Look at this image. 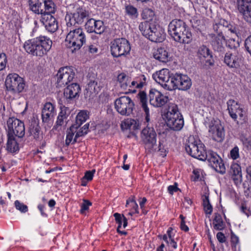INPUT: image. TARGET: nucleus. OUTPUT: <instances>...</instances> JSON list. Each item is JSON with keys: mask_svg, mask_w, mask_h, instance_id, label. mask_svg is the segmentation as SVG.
I'll return each mask as SVG.
<instances>
[{"mask_svg": "<svg viewBox=\"0 0 251 251\" xmlns=\"http://www.w3.org/2000/svg\"><path fill=\"white\" fill-rule=\"evenodd\" d=\"M168 31L176 41L182 44H189L192 40V35L186 23L179 19H174L169 24Z\"/></svg>", "mask_w": 251, "mask_h": 251, "instance_id": "1", "label": "nucleus"}, {"mask_svg": "<svg viewBox=\"0 0 251 251\" xmlns=\"http://www.w3.org/2000/svg\"><path fill=\"white\" fill-rule=\"evenodd\" d=\"M52 41L45 36H40L26 41L24 48L29 54L36 56L42 57L47 54L51 49Z\"/></svg>", "mask_w": 251, "mask_h": 251, "instance_id": "2", "label": "nucleus"}, {"mask_svg": "<svg viewBox=\"0 0 251 251\" xmlns=\"http://www.w3.org/2000/svg\"><path fill=\"white\" fill-rule=\"evenodd\" d=\"M142 34L151 42L161 43L165 39L166 34L164 30L157 26L152 22L144 21L139 25Z\"/></svg>", "mask_w": 251, "mask_h": 251, "instance_id": "3", "label": "nucleus"}, {"mask_svg": "<svg viewBox=\"0 0 251 251\" xmlns=\"http://www.w3.org/2000/svg\"><path fill=\"white\" fill-rule=\"evenodd\" d=\"M226 103L229 114L231 118L236 122L238 128H246L248 126L247 115L241 104L231 99L229 100Z\"/></svg>", "mask_w": 251, "mask_h": 251, "instance_id": "4", "label": "nucleus"}, {"mask_svg": "<svg viewBox=\"0 0 251 251\" xmlns=\"http://www.w3.org/2000/svg\"><path fill=\"white\" fill-rule=\"evenodd\" d=\"M85 42V35L81 28L70 29L65 39L66 46L71 49L72 52L79 50Z\"/></svg>", "mask_w": 251, "mask_h": 251, "instance_id": "5", "label": "nucleus"}, {"mask_svg": "<svg viewBox=\"0 0 251 251\" xmlns=\"http://www.w3.org/2000/svg\"><path fill=\"white\" fill-rule=\"evenodd\" d=\"M140 137L145 149L149 152L157 149V133L152 126H146L141 131Z\"/></svg>", "mask_w": 251, "mask_h": 251, "instance_id": "6", "label": "nucleus"}, {"mask_svg": "<svg viewBox=\"0 0 251 251\" xmlns=\"http://www.w3.org/2000/svg\"><path fill=\"white\" fill-rule=\"evenodd\" d=\"M131 50L129 42L125 38L115 39L111 42L110 50L114 57L126 56Z\"/></svg>", "mask_w": 251, "mask_h": 251, "instance_id": "7", "label": "nucleus"}, {"mask_svg": "<svg viewBox=\"0 0 251 251\" xmlns=\"http://www.w3.org/2000/svg\"><path fill=\"white\" fill-rule=\"evenodd\" d=\"M199 142L196 141L194 137L189 138L185 145V150L192 157L204 161L205 157H206V151L204 150V145L200 141Z\"/></svg>", "mask_w": 251, "mask_h": 251, "instance_id": "8", "label": "nucleus"}, {"mask_svg": "<svg viewBox=\"0 0 251 251\" xmlns=\"http://www.w3.org/2000/svg\"><path fill=\"white\" fill-rule=\"evenodd\" d=\"M172 82L168 85L170 91L178 89L187 91L192 86L191 79L186 75L180 73H175L172 76Z\"/></svg>", "mask_w": 251, "mask_h": 251, "instance_id": "9", "label": "nucleus"}, {"mask_svg": "<svg viewBox=\"0 0 251 251\" xmlns=\"http://www.w3.org/2000/svg\"><path fill=\"white\" fill-rule=\"evenodd\" d=\"M75 76V72L72 67L66 66L60 68L55 76L56 87H63L71 82Z\"/></svg>", "mask_w": 251, "mask_h": 251, "instance_id": "10", "label": "nucleus"}, {"mask_svg": "<svg viewBox=\"0 0 251 251\" xmlns=\"http://www.w3.org/2000/svg\"><path fill=\"white\" fill-rule=\"evenodd\" d=\"M6 90L13 94L23 91L25 83L23 78L16 74L9 75L5 80Z\"/></svg>", "mask_w": 251, "mask_h": 251, "instance_id": "11", "label": "nucleus"}, {"mask_svg": "<svg viewBox=\"0 0 251 251\" xmlns=\"http://www.w3.org/2000/svg\"><path fill=\"white\" fill-rule=\"evenodd\" d=\"M7 135L13 136L19 138H22L24 136L25 127L22 121L15 117H10L7 121Z\"/></svg>", "mask_w": 251, "mask_h": 251, "instance_id": "12", "label": "nucleus"}, {"mask_svg": "<svg viewBox=\"0 0 251 251\" xmlns=\"http://www.w3.org/2000/svg\"><path fill=\"white\" fill-rule=\"evenodd\" d=\"M117 111L123 116H129L133 111L134 103L127 96H122L117 99L114 102Z\"/></svg>", "mask_w": 251, "mask_h": 251, "instance_id": "13", "label": "nucleus"}, {"mask_svg": "<svg viewBox=\"0 0 251 251\" xmlns=\"http://www.w3.org/2000/svg\"><path fill=\"white\" fill-rule=\"evenodd\" d=\"M89 17V12L82 8H77L73 13L67 14L65 20L68 27L82 24Z\"/></svg>", "mask_w": 251, "mask_h": 251, "instance_id": "14", "label": "nucleus"}, {"mask_svg": "<svg viewBox=\"0 0 251 251\" xmlns=\"http://www.w3.org/2000/svg\"><path fill=\"white\" fill-rule=\"evenodd\" d=\"M206 157H205L204 161L207 160L209 165L217 172L224 174L226 169L220 156L216 152L212 151H206Z\"/></svg>", "mask_w": 251, "mask_h": 251, "instance_id": "15", "label": "nucleus"}, {"mask_svg": "<svg viewBox=\"0 0 251 251\" xmlns=\"http://www.w3.org/2000/svg\"><path fill=\"white\" fill-rule=\"evenodd\" d=\"M174 74H171L167 69H163L152 75V78L158 83L166 90H170L168 85L172 82V76Z\"/></svg>", "mask_w": 251, "mask_h": 251, "instance_id": "16", "label": "nucleus"}, {"mask_svg": "<svg viewBox=\"0 0 251 251\" xmlns=\"http://www.w3.org/2000/svg\"><path fill=\"white\" fill-rule=\"evenodd\" d=\"M237 10L242 18L251 24V0H237Z\"/></svg>", "mask_w": 251, "mask_h": 251, "instance_id": "17", "label": "nucleus"}, {"mask_svg": "<svg viewBox=\"0 0 251 251\" xmlns=\"http://www.w3.org/2000/svg\"><path fill=\"white\" fill-rule=\"evenodd\" d=\"M149 97L150 104L157 107L165 105L168 100V97L164 96L155 89L150 90Z\"/></svg>", "mask_w": 251, "mask_h": 251, "instance_id": "18", "label": "nucleus"}, {"mask_svg": "<svg viewBox=\"0 0 251 251\" xmlns=\"http://www.w3.org/2000/svg\"><path fill=\"white\" fill-rule=\"evenodd\" d=\"M40 21L49 32L53 33L58 29V22L56 18L50 14H43L41 15Z\"/></svg>", "mask_w": 251, "mask_h": 251, "instance_id": "19", "label": "nucleus"}, {"mask_svg": "<svg viewBox=\"0 0 251 251\" xmlns=\"http://www.w3.org/2000/svg\"><path fill=\"white\" fill-rule=\"evenodd\" d=\"M197 55L201 60H206V62L210 66L214 65V60L212 51L206 46H200L197 50Z\"/></svg>", "mask_w": 251, "mask_h": 251, "instance_id": "20", "label": "nucleus"}, {"mask_svg": "<svg viewBox=\"0 0 251 251\" xmlns=\"http://www.w3.org/2000/svg\"><path fill=\"white\" fill-rule=\"evenodd\" d=\"M80 91L79 85L77 83H73L64 89V97L68 102L74 100L75 98L79 97Z\"/></svg>", "mask_w": 251, "mask_h": 251, "instance_id": "21", "label": "nucleus"}, {"mask_svg": "<svg viewBox=\"0 0 251 251\" xmlns=\"http://www.w3.org/2000/svg\"><path fill=\"white\" fill-rule=\"evenodd\" d=\"M55 114L54 106L51 102H46L42 110V120L48 125L52 121Z\"/></svg>", "mask_w": 251, "mask_h": 251, "instance_id": "22", "label": "nucleus"}, {"mask_svg": "<svg viewBox=\"0 0 251 251\" xmlns=\"http://www.w3.org/2000/svg\"><path fill=\"white\" fill-rule=\"evenodd\" d=\"M212 38L211 44L215 51L223 52L225 50L224 44L226 42L225 36H216V34H211Z\"/></svg>", "mask_w": 251, "mask_h": 251, "instance_id": "23", "label": "nucleus"}, {"mask_svg": "<svg viewBox=\"0 0 251 251\" xmlns=\"http://www.w3.org/2000/svg\"><path fill=\"white\" fill-rule=\"evenodd\" d=\"M224 62L230 68H237L240 65L238 51L234 53H226L224 57Z\"/></svg>", "mask_w": 251, "mask_h": 251, "instance_id": "24", "label": "nucleus"}, {"mask_svg": "<svg viewBox=\"0 0 251 251\" xmlns=\"http://www.w3.org/2000/svg\"><path fill=\"white\" fill-rule=\"evenodd\" d=\"M166 123L167 126L171 129L178 131L180 130L184 125V121L182 116L171 117L167 119Z\"/></svg>", "mask_w": 251, "mask_h": 251, "instance_id": "25", "label": "nucleus"}, {"mask_svg": "<svg viewBox=\"0 0 251 251\" xmlns=\"http://www.w3.org/2000/svg\"><path fill=\"white\" fill-rule=\"evenodd\" d=\"M137 98L139 104L145 113V120L148 123L150 121V110L147 105V96L145 92L140 91L137 95Z\"/></svg>", "mask_w": 251, "mask_h": 251, "instance_id": "26", "label": "nucleus"}, {"mask_svg": "<svg viewBox=\"0 0 251 251\" xmlns=\"http://www.w3.org/2000/svg\"><path fill=\"white\" fill-rule=\"evenodd\" d=\"M171 54L168 49L164 48L157 49L153 53V57L162 63H166L171 59Z\"/></svg>", "mask_w": 251, "mask_h": 251, "instance_id": "27", "label": "nucleus"}, {"mask_svg": "<svg viewBox=\"0 0 251 251\" xmlns=\"http://www.w3.org/2000/svg\"><path fill=\"white\" fill-rule=\"evenodd\" d=\"M100 88L98 85V82L95 79L90 80L86 88V92L84 93L85 98L92 97L98 94L100 91Z\"/></svg>", "mask_w": 251, "mask_h": 251, "instance_id": "28", "label": "nucleus"}, {"mask_svg": "<svg viewBox=\"0 0 251 251\" xmlns=\"http://www.w3.org/2000/svg\"><path fill=\"white\" fill-rule=\"evenodd\" d=\"M45 0H28L29 9L37 14H43Z\"/></svg>", "mask_w": 251, "mask_h": 251, "instance_id": "29", "label": "nucleus"}, {"mask_svg": "<svg viewBox=\"0 0 251 251\" xmlns=\"http://www.w3.org/2000/svg\"><path fill=\"white\" fill-rule=\"evenodd\" d=\"M7 142L6 144V149L11 152H15L19 150V145L16 137L13 136L7 135Z\"/></svg>", "mask_w": 251, "mask_h": 251, "instance_id": "30", "label": "nucleus"}, {"mask_svg": "<svg viewBox=\"0 0 251 251\" xmlns=\"http://www.w3.org/2000/svg\"><path fill=\"white\" fill-rule=\"evenodd\" d=\"M89 112L87 110H81L77 115L75 123L73 126H75L78 128L84 122L89 118Z\"/></svg>", "mask_w": 251, "mask_h": 251, "instance_id": "31", "label": "nucleus"}, {"mask_svg": "<svg viewBox=\"0 0 251 251\" xmlns=\"http://www.w3.org/2000/svg\"><path fill=\"white\" fill-rule=\"evenodd\" d=\"M212 225L214 229L217 230H223L225 227V224L223 222L221 214L216 213L214 214V218Z\"/></svg>", "mask_w": 251, "mask_h": 251, "instance_id": "32", "label": "nucleus"}, {"mask_svg": "<svg viewBox=\"0 0 251 251\" xmlns=\"http://www.w3.org/2000/svg\"><path fill=\"white\" fill-rule=\"evenodd\" d=\"M43 12L41 14L42 15L43 14H54L56 11V6L54 2L51 0H45L43 3Z\"/></svg>", "mask_w": 251, "mask_h": 251, "instance_id": "33", "label": "nucleus"}, {"mask_svg": "<svg viewBox=\"0 0 251 251\" xmlns=\"http://www.w3.org/2000/svg\"><path fill=\"white\" fill-rule=\"evenodd\" d=\"M182 116L178 111L177 105L175 103H171L168 105V111L166 113V119L173 117Z\"/></svg>", "mask_w": 251, "mask_h": 251, "instance_id": "34", "label": "nucleus"}, {"mask_svg": "<svg viewBox=\"0 0 251 251\" xmlns=\"http://www.w3.org/2000/svg\"><path fill=\"white\" fill-rule=\"evenodd\" d=\"M41 128L39 125L35 122H32L29 126L28 132L30 135H32L35 139L40 138Z\"/></svg>", "mask_w": 251, "mask_h": 251, "instance_id": "35", "label": "nucleus"}, {"mask_svg": "<svg viewBox=\"0 0 251 251\" xmlns=\"http://www.w3.org/2000/svg\"><path fill=\"white\" fill-rule=\"evenodd\" d=\"M77 126H72L69 129H68L67 131V135L66 138L65 140V145L66 146H69L70 144L72 143L73 144V141L74 140V136L75 133L76 132Z\"/></svg>", "mask_w": 251, "mask_h": 251, "instance_id": "36", "label": "nucleus"}, {"mask_svg": "<svg viewBox=\"0 0 251 251\" xmlns=\"http://www.w3.org/2000/svg\"><path fill=\"white\" fill-rule=\"evenodd\" d=\"M213 29L215 32L216 36H224V33L226 32L227 27L221 23H216L213 25Z\"/></svg>", "mask_w": 251, "mask_h": 251, "instance_id": "37", "label": "nucleus"}, {"mask_svg": "<svg viewBox=\"0 0 251 251\" xmlns=\"http://www.w3.org/2000/svg\"><path fill=\"white\" fill-rule=\"evenodd\" d=\"M126 128V129L129 128L130 129H138L140 127V124L138 120L134 119H129L126 120L125 122Z\"/></svg>", "mask_w": 251, "mask_h": 251, "instance_id": "38", "label": "nucleus"}, {"mask_svg": "<svg viewBox=\"0 0 251 251\" xmlns=\"http://www.w3.org/2000/svg\"><path fill=\"white\" fill-rule=\"evenodd\" d=\"M203 199V206L204 208V210L206 213L207 214H211L212 212V206L210 203V201L209 200V197L207 195H203L202 196Z\"/></svg>", "mask_w": 251, "mask_h": 251, "instance_id": "39", "label": "nucleus"}, {"mask_svg": "<svg viewBox=\"0 0 251 251\" xmlns=\"http://www.w3.org/2000/svg\"><path fill=\"white\" fill-rule=\"evenodd\" d=\"M129 77L124 73L119 74L117 77L118 81L121 83V87L123 89H126V87L129 84V82H127Z\"/></svg>", "mask_w": 251, "mask_h": 251, "instance_id": "40", "label": "nucleus"}, {"mask_svg": "<svg viewBox=\"0 0 251 251\" xmlns=\"http://www.w3.org/2000/svg\"><path fill=\"white\" fill-rule=\"evenodd\" d=\"M154 12L151 9L146 8L143 9L141 14L143 19L147 20L146 21L151 22V20L154 17Z\"/></svg>", "mask_w": 251, "mask_h": 251, "instance_id": "41", "label": "nucleus"}, {"mask_svg": "<svg viewBox=\"0 0 251 251\" xmlns=\"http://www.w3.org/2000/svg\"><path fill=\"white\" fill-rule=\"evenodd\" d=\"M95 31L93 32H95L97 34H100L102 33L105 29L103 23L102 21L97 20L95 22Z\"/></svg>", "mask_w": 251, "mask_h": 251, "instance_id": "42", "label": "nucleus"}, {"mask_svg": "<svg viewBox=\"0 0 251 251\" xmlns=\"http://www.w3.org/2000/svg\"><path fill=\"white\" fill-rule=\"evenodd\" d=\"M226 45L231 49L236 50L239 47V42L236 40L234 38H230L228 41L226 42Z\"/></svg>", "mask_w": 251, "mask_h": 251, "instance_id": "43", "label": "nucleus"}, {"mask_svg": "<svg viewBox=\"0 0 251 251\" xmlns=\"http://www.w3.org/2000/svg\"><path fill=\"white\" fill-rule=\"evenodd\" d=\"M96 20L94 19H90L85 24V28L87 30V31L89 33L93 32L95 31V22Z\"/></svg>", "mask_w": 251, "mask_h": 251, "instance_id": "44", "label": "nucleus"}, {"mask_svg": "<svg viewBox=\"0 0 251 251\" xmlns=\"http://www.w3.org/2000/svg\"><path fill=\"white\" fill-rule=\"evenodd\" d=\"M71 113V110L69 108L63 106L60 107V111L59 113V115L60 117L64 118V119L67 120L68 117Z\"/></svg>", "mask_w": 251, "mask_h": 251, "instance_id": "45", "label": "nucleus"}, {"mask_svg": "<svg viewBox=\"0 0 251 251\" xmlns=\"http://www.w3.org/2000/svg\"><path fill=\"white\" fill-rule=\"evenodd\" d=\"M241 141L243 144L244 147L248 150H251V137L249 136L246 137L242 136L241 137Z\"/></svg>", "mask_w": 251, "mask_h": 251, "instance_id": "46", "label": "nucleus"}, {"mask_svg": "<svg viewBox=\"0 0 251 251\" xmlns=\"http://www.w3.org/2000/svg\"><path fill=\"white\" fill-rule=\"evenodd\" d=\"M232 176H242L241 166L238 164H234L231 166Z\"/></svg>", "mask_w": 251, "mask_h": 251, "instance_id": "47", "label": "nucleus"}, {"mask_svg": "<svg viewBox=\"0 0 251 251\" xmlns=\"http://www.w3.org/2000/svg\"><path fill=\"white\" fill-rule=\"evenodd\" d=\"M126 13L128 15L135 18H136L138 16L137 9L132 5H128L126 6Z\"/></svg>", "mask_w": 251, "mask_h": 251, "instance_id": "48", "label": "nucleus"}, {"mask_svg": "<svg viewBox=\"0 0 251 251\" xmlns=\"http://www.w3.org/2000/svg\"><path fill=\"white\" fill-rule=\"evenodd\" d=\"M14 204L16 209L20 211L21 212L25 213L28 210L27 206L24 203L20 202L18 200H16L15 201Z\"/></svg>", "mask_w": 251, "mask_h": 251, "instance_id": "49", "label": "nucleus"}, {"mask_svg": "<svg viewBox=\"0 0 251 251\" xmlns=\"http://www.w3.org/2000/svg\"><path fill=\"white\" fill-rule=\"evenodd\" d=\"M7 63V56L4 53L0 54V71L3 70Z\"/></svg>", "mask_w": 251, "mask_h": 251, "instance_id": "50", "label": "nucleus"}, {"mask_svg": "<svg viewBox=\"0 0 251 251\" xmlns=\"http://www.w3.org/2000/svg\"><path fill=\"white\" fill-rule=\"evenodd\" d=\"M239 148L237 146H235L230 151V157L236 160L239 157Z\"/></svg>", "mask_w": 251, "mask_h": 251, "instance_id": "51", "label": "nucleus"}, {"mask_svg": "<svg viewBox=\"0 0 251 251\" xmlns=\"http://www.w3.org/2000/svg\"><path fill=\"white\" fill-rule=\"evenodd\" d=\"M139 80V83L137 84V86L136 88H141L143 87L144 85L146 84V81L147 80L146 77L144 75H141L139 76L137 78Z\"/></svg>", "mask_w": 251, "mask_h": 251, "instance_id": "52", "label": "nucleus"}, {"mask_svg": "<svg viewBox=\"0 0 251 251\" xmlns=\"http://www.w3.org/2000/svg\"><path fill=\"white\" fill-rule=\"evenodd\" d=\"M83 49L85 50V51H88L91 53H96L98 51V48L96 47V46L93 45L84 46Z\"/></svg>", "mask_w": 251, "mask_h": 251, "instance_id": "53", "label": "nucleus"}, {"mask_svg": "<svg viewBox=\"0 0 251 251\" xmlns=\"http://www.w3.org/2000/svg\"><path fill=\"white\" fill-rule=\"evenodd\" d=\"M92 205V203L88 200H84L83 202L81 204V208L80 210L81 213H83L84 211L87 210L89 208V206Z\"/></svg>", "mask_w": 251, "mask_h": 251, "instance_id": "54", "label": "nucleus"}, {"mask_svg": "<svg viewBox=\"0 0 251 251\" xmlns=\"http://www.w3.org/2000/svg\"><path fill=\"white\" fill-rule=\"evenodd\" d=\"M168 191L171 195H173L174 192L180 190L177 187V183L175 182L173 185H170L168 187Z\"/></svg>", "mask_w": 251, "mask_h": 251, "instance_id": "55", "label": "nucleus"}, {"mask_svg": "<svg viewBox=\"0 0 251 251\" xmlns=\"http://www.w3.org/2000/svg\"><path fill=\"white\" fill-rule=\"evenodd\" d=\"M245 47L246 50L251 55V36H249L245 41Z\"/></svg>", "mask_w": 251, "mask_h": 251, "instance_id": "56", "label": "nucleus"}, {"mask_svg": "<svg viewBox=\"0 0 251 251\" xmlns=\"http://www.w3.org/2000/svg\"><path fill=\"white\" fill-rule=\"evenodd\" d=\"M95 173V170H93L91 171H87L85 173V176L83 177V179H86L88 181H91L93 179L94 174Z\"/></svg>", "mask_w": 251, "mask_h": 251, "instance_id": "57", "label": "nucleus"}, {"mask_svg": "<svg viewBox=\"0 0 251 251\" xmlns=\"http://www.w3.org/2000/svg\"><path fill=\"white\" fill-rule=\"evenodd\" d=\"M86 133H84V131L82 130L81 128H80L78 131L76 132L74 138V140L73 141V144H75L78 142L77 139L79 137L83 136L85 135Z\"/></svg>", "mask_w": 251, "mask_h": 251, "instance_id": "58", "label": "nucleus"}, {"mask_svg": "<svg viewBox=\"0 0 251 251\" xmlns=\"http://www.w3.org/2000/svg\"><path fill=\"white\" fill-rule=\"evenodd\" d=\"M113 216L115 217L116 223L119 225V228H121L122 224V217L121 215L118 213H115L114 214Z\"/></svg>", "mask_w": 251, "mask_h": 251, "instance_id": "59", "label": "nucleus"}, {"mask_svg": "<svg viewBox=\"0 0 251 251\" xmlns=\"http://www.w3.org/2000/svg\"><path fill=\"white\" fill-rule=\"evenodd\" d=\"M218 241L221 243H225L226 241V238L224 234L221 232H218L216 235Z\"/></svg>", "mask_w": 251, "mask_h": 251, "instance_id": "60", "label": "nucleus"}, {"mask_svg": "<svg viewBox=\"0 0 251 251\" xmlns=\"http://www.w3.org/2000/svg\"><path fill=\"white\" fill-rule=\"evenodd\" d=\"M66 121V119H64V118L60 117V116L58 115L57 118V121L56 122L55 126H57L56 128L59 126H62Z\"/></svg>", "mask_w": 251, "mask_h": 251, "instance_id": "61", "label": "nucleus"}, {"mask_svg": "<svg viewBox=\"0 0 251 251\" xmlns=\"http://www.w3.org/2000/svg\"><path fill=\"white\" fill-rule=\"evenodd\" d=\"M232 179L236 185L240 184L242 181V176H232Z\"/></svg>", "mask_w": 251, "mask_h": 251, "instance_id": "62", "label": "nucleus"}, {"mask_svg": "<svg viewBox=\"0 0 251 251\" xmlns=\"http://www.w3.org/2000/svg\"><path fill=\"white\" fill-rule=\"evenodd\" d=\"M131 206H132V210L133 211L134 210V212L135 213H138L139 211L138 210V204L135 201V200L134 199H132V201H131Z\"/></svg>", "mask_w": 251, "mask_h": 251, "instance_id": "63", "label": "nucleus"}, {"mask_svg": "<svg viewBox=\"0 0 251 251\" xmlns=\"http://www.w3.org/2000/svg\"><path fill=\"white\" fill-rule=\"evenodd\" d=\"M239 239L238 237L234 234L233 233H231V242L232 244H234L235 246L238 243Z\"/></svg>", "mask_w": 251, "mask_h": 251, "instance_id": "64", "label": "nucleus"}]
</instances>
